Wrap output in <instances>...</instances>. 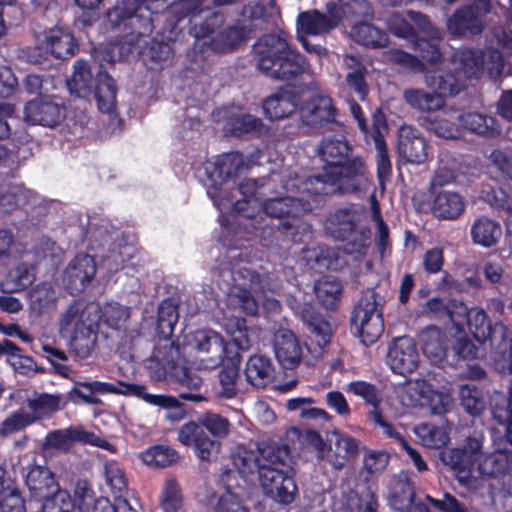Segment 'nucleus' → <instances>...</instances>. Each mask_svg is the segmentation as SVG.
Masks as SVG:
<instances>
[{"mask_svg": "<svg viewBox=\"0 0 512 512\" xmlns=\"http://www.w3.org/2000/svg\"><path fill=\"white\" fill-rule=\"evenodd\" d=\"M277 180L278 176L272 175L261 186L254 179L245 180L239 185L237 192L242 198L237 199L235 204V221L239 226L254 229L263 220L264 214L275 218H297L313 209L318 194L311 188L307 191L305 180L297 175L292 177L289 174L281 185L282 191H275L273 196L268 197L266 190Z\"/></svg>", "mask_w": 512, "mask_h": 512, "instance_id": "f257e3e1", "label": "nucleus"}, {"mask_svg": "<svg viewBox=\"0 0 512 512\" xmlns=\"http://www.w3.org/2000/svg\"><path fill=\"white\" fill-rule=\"evenodd\" d=\"M486 65L491 77L496 78L503 73L510 74L504 56L497 50H488L484 55L479 50L458 51L447 65L448 71H433L425 76L428 87L437 90L431 94L420 89H407L404 92L405 101L413 108L423 111H437L444 106L443 96L458 94L465 85V80L477 77Z\"/></svg>", "mask_w": 512, "mask_h": 512, "instance_id": "f03ea898", "label": "nucleus"}, {"mask_svg": "<svg viewBox=\"0 0 512 512\" xmlns=\"http://www.w3.org/2000/svg\"><path fill=\"white\" fill-rule=\"evenodd\" d=\"M289 450L275 444L239 446L232 461L244 484L249 477L258 475L263 493L280 504H290L297 494V485L289 465Z\"/></svg>", "mask_w": 512, "mask_h": 512, "instance_id": "7ed1b4c3", "label": "nucleus"}, {"mask_svg": "<svg viewBox=\"0 0 512 512\" xmlns=\"http://www.w3.org/2000/svg\"><path fill=\"white\" fill-rule=\"evenodd\" d=\"M484 437H468L462 448L444 451L441 461L455 474L458 482L468 489L477 490L486 479H503L512 475L509 449L497 446L493 453L482 456Z\"/></svg>", "mask_w": 512, "mask_h": 512, "instance_id": "20e7f679", "label": "nucleus"}, {"mask_svg": "<svg viewBox=\"0 0 512 512\" xmlns=\"http://www.w3.org/2000/svg\"><path fill=\"white\" fill-rule=\"evenodd\" d=\"M349 146L341 139H325L320 156L326 165L323 173L305 179L306 190L315 194L352 193L366 189L369 179L360 159H348Z\"/></svg>", "mask_w": 512, "mask_h": 512, "instance_id": "39448f33", "label": "nucleus"}, {"mask_svg": "<svg viewBox=\"0 0 512 512\" xmlns=\"http://www.w3.org/2000/svg\"><path fill=\"white\" fill-rule=\"evenodd\" d=\"M219 286L227 293L228 306L239 308L247 315H255L259 304L268 312L280 309L279 302L267 293H272L268 277L254 273L246 265L223 266L219 271Z\"/></svg>", "mask_w": 512, "mask_h": 512, "instance_id": "423d86ee", "label": "nucleus"}, {"mask_svg": "<svg viewBox=\"0 0 512 512\" xmlns=\"http://www.w3.org/2000/svg\"><path fill=\"white\" fill-rule=\"evenodd\" d=\"M258 68L268 77L290 80L308 71L302 55L291 49L280 35H266L254 45Z\"/></svg>", "mask_w": 512, "mask_h": 512, "instance_id": "0eeeda50", "label": "nucleus"}, {"mask_svg": "<svg viewBox=\"0 0 512 512\" xmlns=\"http://www.w3.org/2000/svg\"><path fill=\"white\" fill-rule=\"evenodd\" d=\"M99 322L100 306L97 303L77 301L61 314L59 331L70 340L71 349L79 357L86 358L94 349Z\"/></svg>", "mask_w": 512, "mask_h": 512, "instance_id": "6e6552de", "label": "nucleus"}, {"mask_svg": "<svg viewBox=\"0 0 512 512\" xmlns=\"http://www.w3.org/2000/svg\"><path fill=\"white\" fill-rule=\"evenodd\" d=\"M390 31L397 37L410 41L413 48L419 50L423 59L430 63L440 60L442 53L438 48L441 33L432 26L426 16L408 11L406 18L394 14L387 21Z\"/></svg>", "mask_w": 512, "mask_h": 512, "instance_id": "1a4fd4ad", "label": "nucleus"}, {"mask_svg": "<svg viewBox=\"0 0 512 512\" xmlns=\"http://www.w3.org/2000/svg\"><path fill=\"white\" fill-rule=\"evenodd\" d=\"M364 217L362 207H343L327 218L325 230L344 242L343 249L347 254L358 257L366 254L370 247V231L362 224Z\"/></svg>", "mask_w": 512, "mask_h": 512, "instance_id": "9d476101", "label": "nucleus"}, {"mask_svg": "<svg viewBox=\"0 0 512 512\" xmlns=\"http://www.w3.org/2000/svg\"><path fill=\"white\" fill-rule=\"evenodd\" d=\"M244 167L243 157L239 153H229L217 157L213 161H207L204 164L207 194L214 202L215 206L222 211L232 209L235 211V204L226 181L228 178L236 175Z\"/></svg>", "mask_w": 512, "mask_h": 512, "instance_id": "9b49d317", "label": "nucleus"}, {"mask_svg": "<svg viewBox=\"0 0 512 512\" xmlns=\"http://www.w3.org/2000/svg\"><path fill=\"white\" fill-rule=\"evenodd\" d=\"M469 329L478 342L490 339L492 345L491 359L497 370L508 368L512 371V339L506 337V328L497 323L494 328L487 320L483 309L474 307L466 320Z\"/></svg>", "mask_w": 512, "mask_h": 512, "instance_id": "f8f14e48", "label": "nucleus"}, {"mask_svg": "<svg viewBox=\"0 0 512 512\" xmlns=\"http://www.w3.org/2000/svg\"><path fill=\"white\" fill-rule=\"evenodd\" d=\"M184 354L193 357L198 369H214L231 358L229 346L221 333L201 329L185 336Z\"/></svg>", "mask_w": 512, "mask_h": 512, "instance_id": "ddd939ff", "label": "nucleus"}, {"mask_svg": "<svg viewBox=\"0 0 512 512\" xmlns=\"http://www.w3.org/2000/svg\"><path fill=\"white\" fill-rule=\"evenodd\" d=\"M381 300L374 290H367L352 310L351 331L365 346L376 343L384 331Z\"/></svg>", "mask_w": 512, "mask_h": 512, "instance_id": "4468645a", "label": "nucleus"}, {"mask_svg": "<svg viewBox=\"0 0 512 512\" xmlns=\"http://www.w3.org/2000/svg\"><path fill=\"white\" fill-rule=\"evenodd\" d=\"M328 440L329 445L319 434L312 433L310 435V444L316 457L326 460L336 469L343 468L348 459L358 454L359 442L349 435L335 430L330 433Z\"/></svg>", "mask_w": 512, "mask_h": 512, "instance_id": "2eb2a0df", "label": "nucleus"}, {"mask_svg": "<svg viewBox=\"0 0 512 512\" xmlns=\"http://www.w3.org/2000/svg\"><path fill=\"white\" fill-rule=\"evenodd\" d=\"M299 112L303 123L317 126L333 121L336 110L327 94L322 91H311L303 95V104L300 106Z\"/></svg>", "mask_w": 512, "mask_h": 512, "instance_id": "dca6fc26", "label": "nucleus"}, {"mask_svg": "<svg viewBox=\"0 0 512 512\" xmlns=\"http://www.w3.org/2000/svg\"><path fill=\"white\" fill-rule=\"evenodd\" d=\"M133 386L136 384L120 382L115 385L101 381H75L73 388L69 391V396L73 401L78 398L86 404L97 405L100 403L97 395L108 393L132 395L131 387Z\"/></svg>", "mask_w": 512, "mask_h": 512, "instance_id": "f3484780", "label": "nucleus"}, {"mask_svg": "<svg viewBox=\"0 0 512 512\" xmlns=\"http://www.w3.org/2000/svg\"><path fill=\"white\" fill-rule=\"evenodd\" d=\"M63 117L61 104L50 97L35 98L24 107V121L32 125L54 127Z\"/></svg>", "mask_w": 512, "mask_h": 512, "instance_id": "a211bd4d", "label": "nucleus"}, {"mask_svg": "<svg viewBox=\"0 0 512 512\" xmlns=\"http://www.w3.org/2000/svg\"><path fill=\"white\" fill-rule=\"evenodd\" d=\"M387 363L394 373L406 375L418 366L419 354L414 341L408 337L396 339L390 346Z\"/></svg>", "mask_w": 512, "mask_h": 512, "instance_id": "6ab92c4d", "label": "nucleus"}, {"mask_svg": "<svg viewBox=\"0 0 512 512\" xmlns=\"http://www.w3.org/2000/svg\"><path fill=\"white\" fill-rule=\"evenodd\" d=\"M490 11L489 0H476L474 6L458 10L448 19L447 28L453 35H461L466 31L479 33L482 30L481 16Z\"/></svg>", "mask_w": 512, "mask_h": 512, "instance_id": "aec40b11", "label": "nucleus"}, {"mask_svg": "<svg viewBox=\"0 0 512 512\" xmlns=\"http://www.w3.org/2000/svg\"><path fill=\"white\" fill-rule=\"evenodd\" d=\"M96 274V263L87 254L77 255L64 271L63 282L72 293L84 290Z\"/></svg>", "mask_w": 512, "mask_h": 512, "instance_id": "412c9836", "label": "nucleus"}, {"mask_svg": "<svg viewBox=\"0 0 512 512\" xmlns=\"http://www.w3.org/2000/svg\"><path fill=\"white\" fill-rule=\"evenodd\" d=\"M274 349L279 363L286 369L295 368L302 359V346L296 336L288 329L276 331Z\"/></svg>", "mask_w": 512, "mask_h": 512, "instance_id": "4be33fe9", "label": "nucleus"}, {"mask_svg": "<svg viewBox=\"0 0 512 512\" xmlns=\"http://www.w3.org/2000/svg\"><path fill=\"white\" fill-rule=\"evenodd\" d=\"M214 117L217 121H225L226 131L237 136H256L264 130L262 120L251 114H228L226 110H218Z\"/></svg>", "mask_w": 512, "mask_h": 512, "instance_id": "5701e85b", "label": "nucleus"}, {"mask_svg": "<svg viewBox=\"0 0 512 512\" xmlns=\"http://www.w3.org/2000/svg\"><path fill=\"white\" fill-rule=\"evenodd\" d=\"M25 483L31 495L40 500L50 498L57 489V483L52 472L41 465L28 466Z\"/></svg>", "mask_w": 512, "mask_h": 512, "instance_id": "b1692460", "label": "nucleus"}, {"mask_svg": "<svg viewBox=\"0 0 512 512\" xmlns=\"http://www.w3.org/2000/svg\"><path fill=\"white\" fill-rule=\"evenodd\" d=\"M398 151L409 163L419 164L427 157L426 142L409 126L400 129Z\"/></svg>", "mask_w": 512, "mask_h": 512, "instance_id": "393cba45", "label": "nucleus"}, {"mask_svg": "<svg viewBox=\"0 0 512 512\" xmlns=\"http://www.w3.org/2000/svg\"><path fill=\"white\" fill-rule=\"evenodd\" d=\"M426 128L436 136L444 139H453L459 135L461 119L453 108H445L434 116L425 120Z\"/></svg>", "mask_w": 512, "mask_h": 512, "instance_id": "a878e982", "label": "nucleus"}, {"mask_svg": "<svg viewBox=\"0 0 512 512\" xmlns=\"http://www.w3.org/2000/svg\"><path fill=\"white\" fill-rule=\"evenodd\" d=\"M325 16L318 11L304 12L298 16V33L319 35L328 32L340 22V16L328 11Z\"/></svg>", "mask_w": 512, "mask_h": 512, "instance_id": "bb28decb", "label": "nucleus"}, {"mask_svg": "<svg viewBox=\"0 0 512 512\" xmlns=\"http://www.w3.org/2000/svg\"><path fill=\"white\" fill-rule=\"evenodd\" d=\"M132 395L143 399L145 402L162 407L167 410L166 418L172 422H178L185 417V410L177 398L167 395L150 394L144 386L136 384L131 387Z\"/></svg>", "mask_w": 512, "mask_h": 512, "instance_id": "cd10ccee", "label": "nucleus"}, {"mask_svg": "<svg viewBox=\"0 0 512 512\" xmlns=\"http://www.w3.org/2000/svg\"><path fill=\"white\" fill-rule=\"evenodd\" d=\"M236 473H230L226 480V490L222 493L214 505V512H249V509L243 504L245 485L237 484L234 487L232 480L236 478Z\"/></svg>", "mask_w": 512, "mask_h": 512, "instance_id": "c85d7f7f", "label": "nucleus"}, {"mask_svg": "<svg viewBox=\"0 0 512 512\" xmlns=\"http://www.w3.org/2000/svg\"><path fill=\"white\" fill-rule=\"evenodd\" d=\"M244 373L248 383L254 387L262 388L272 382L274 367L268 357L256 354L248 359Z\"/></svg>", "mask_w": 512, "mask_h": 512, "instance_id": "c756f323", "label": "nucleus"}, {"mask_svg": "<svg viewBox=\"0 0 512 512\" xmlns=\"http://www.w3.org/2000/svg\"><path fill=\"white\" fill-rule=\"evenodd\" d=\"M42 44L54 57L62 59L74 55L76 49L73 36L58 27L45 32Z\"/></svg>", "mask_w": 512, "mask_h": 512, "instance_id": "7c9ffc66", "label": "nucleus"}, {"mask_svg": "<svg viewBox=\"0 0 512 512\" xmlns=\"http://www.w3.org/2000/svg\"><path fill=\"white\" fill-rule=\"evenodd\" d=\"M222 325L239 350L246 351L255 342V331L247 327L244 318L225 313Z\"/></svg>", "mask_w": 512, "mask_h": 512, "instance_id": "2f4dec72", "label": "nucleus"}, {"mask_svg": "<svg viewBox=\"0 0 512 512\" xmlns=\"http://www.w3.org/2000/svg\"><path fill=\"white\" fill-rule=\"evenodd\" d=\"M430 384L423 379L409 380L396 388L397 397L404 408L425 406L426 393Z\"/></svg>", "mask_w": 512, "mask_h": 512, "instance_id": "473e14b6", "label": "nucleus"}, {"mask_svg": "<svg viewBox=\"0 0 512 512\" xmlns=\"http://www.w3.org/2000/svg\"><path fill=\"white\" fill-rule=\"evenodd\" d=\"M471 236L475 244L489 248L495 246L502 237V228L496 220L479 217L471 226Z\"/></svg>", "mask_w": 512, "mask_h": 512, "instance_id": "72a5a7b5", "label": "nucleus"}, {"mask_svg": "<svg viewBox=\"0 0 512 512\" xmlns=\"http://www.w3.org/2000/svg\"><path fill=\"white\" fill-rule=\"evenodd\" d=\"M0 512H26L15 481L0 466Z\"/></svg>", "mask_w": 512, "mask_h": 512, "instance_id": "f704fd0d", "label": "nucleus"}, {"mask_svg": "<svg viewBox=\"0 0 512 512\" xmlns=\"http://www.w3.org/2000/svg\"><path fill=\"white\" fill-rule=\"evenodd\" d=\"M420 343L424 355L432 363L438 364L446 356L447 347L444 334L436 327H428L420 334Z\"/></svg>", "mask_w": 512, "mask_h": 512, "instance_id": "c9c22d12", "label": "nucleus"}, {"mask_svg": "<svg viewBox=\"0 0 512 512\" xmlns=\"http://www.w3.org/2000/svg\"><path fill=\"white\" fill-rule=\"evenodd\" d=\"M464 210V201L459 194L451 191L438 193L432 204V212L438 218L456 219Z\"/></svg>", "mask_w": 512, "mask_h": 512, "instance_id": "e433bc0d", "label": "nucleus"}, {"mask_svg": "<svg viewBox=\"0 0 512 512\" xmlns=\"http://www.w3.org/2000/svg\"><path fill=\"white\" fill-rule=\"evenodd\" d=\"M297 107L292 95L285 91L268 97L263 103V110L270 120H280L294 113Z\"/></svg>", "mask_w": 512, "mask_h": 512, "instance_id": "4c0bfd02", "label": "nucleus"}, {"mask_svg": "<svg viewBox=\"0 0 512 512\" xmlns=\"http://www.w3.org/2000/svg\"><path fill=\"white\" fill-rule=\"evenodd\" d=\"M116 92L114 80L107 73H99L95 97L101 112L111 114L115 111L117 104Z\"/></svg>", "mask_w": 512, "mask_h": 512, "instance_id": "58836bf2", "label": "nucleus"}, {"mask_svg": "<svg viewBox=\"0 0 512 512\" xmlns=\"http://www.w3.org/2000/svg\"><path fill=\"white\" fill-rule=\"evenodd\" d=\"M84 428L81 426L55 430L47 434L45 447L59 451H69L74 443H83Z\"/></svg>", "mask_w": 512, "mask_h": 512, "instance_id": "ea45409f", "label": "nucleus"}, {"mask_svg": "<svg viewBox=\"0 0 512 512\" xmlns=\"http://www.w3.org/2000/svg\"><path fill=\"white\" fill-rule=\"evenodd\" d=\"M239 376L238 361L233 357L228 359L219 373V382L215 386V394L224 399H231L237 394V379Z\"/></svg>", "mask_w": 512, "mask_h": 512, "instance_id": "a19ab883", "label": "nucleus"}, {"mask_svg": "<svg viewBox=\"0 0 512 512\" xmlns=\"http://www.w3.org/2000/svg\"><path fill=\"white\" fill-rule=\"evenodd\" d=\"M414 433L421 444L428 448H442L449 442V431L444 426L423 423L414 428Z\"/></svg>", "mask_w": 512, "mask_h": 512, "instance_id": "79ce46f5", "label": "nucleus"}, {"mask_svg": "<svg viewBox=\"0 0 512 512\" xmlns=\"http://www.w3.org/2000/svg\"><path fill=\"white\" fill-rule=\"evenodd\" d=\"M32 192L20 184L3 185L0 191V213H8L27 203Z\"/></svg>", "mask_w": 512, "mask_h": 512, "instance_id": "37998d69", "label": "nucleus"}, {"mask_svg": "<svg viewBox=\"0 0 512 512\" xmlns=\"http://www.w3.org/2000/svg\"><path fill=\"white\" fill-rule=\"evenodd\" d=\"M57 293L49 283L34 287L29 293L31 310L38 315L49 312L55 307Z\"/></svg>", "mask_w": 512, "mask_h": 512, "instance_id": "c03bdc74", "label": "nucleus"}, {"mask_svg": "<svg viewBox=\"0 0 512 512\" xmlns=\"http://www.w3.org/2000/svg\"><path fill=\"white\" fill-rule=\"evenodd\" d=\"M386 130V124L381 115L375 116V129L372 133V138L377 150V172L380 180L386 178L391 171V163L388 158L383 131Z\"/></svg>", "mask_w": 512, "mask_h": 512, "instance_id": "a18cd8bd", "label": "nucleus"}, {"mask_svg": "<svg viewBox=\"0 0 512 512\" xmlns=\"http://www.w3.org/2000/svg\"><path fill=\"white\" fill-rule=\"evenodd\" d=\"M344 512H377V500L375 494L367 489L362 494L349 491L343 496Z\"/></svg>", "mask_w": 512, "mask_h": 512, "instance_id": "49530a36", "label": "nucleus"}, {"mask_svg": "<svg viewBox=\"0 0 512 512\" xmlns=\"http://www.w3.org/2000/svg\"><path fill=\"white\" fill-rule=\"evenodd\" d=\"M143 463L153 468H164L176 463L179 454L173 448L158 445L148 448L141 454Z\"/></svg>", "mask_w": 512, "mask_h": 512, "instance_id": "de8ad7c7", "label": "nucleus"}, {"mask_svg": "<svg viewBox=\"0 0 512 512\" xmlns=\"http://www.w3.org/2000/svg\"><path fill=\"white\" fill-rule=\"evenodd\" d=\"M91 83L92 73L87 63L82 60L76 61L73 74L67 81L69 91L79 97H85L90 92Z\"/></svg>", "mask_w": 512, "mask_h": 512, "instance_id": "09e8293b", "label": "nucleus"}, {"mask_svg": "<svg viewBox=\"0 0 512 512\" xmlns=\"http://www.w3.org/2000/svg\"><path fill=\"white\" fill-rule=\"evenodd\" d=\"M350 35L356 42L373 48L384 47L388 41L386 34L368 23L354 25Z\"/></svg>", "mask_w": 512, "mask_h": 512, "instance_id": "8fccbe9b", "label": "nucleus"}, {"mask_svg": "<svg viewBox=\"0 0 512 512\" xmlns=\"http://www.w3.org/2000/svg\"><path fill=\"white\" fill-rule=\"evenodd\" d=\"M345 390L363 399L367 405L372 407L370 411H380L383 398L381 391L374 384L362 380L352 381L346 385Z\"/></svg>", "mask_w": 512, "mask_h": 512, "instance_id": "3c124183", "label": "nucleus"}, {"mask_svg": "<svg viewBox=\"0 0 512 512\" xmlns=\"http://www.w3.org/2000/svg\"><path fill=\"white\" fill-rule=\"evenodd\" d=\"M179 319L178 306L170 299L161 302L158 308L157 329L159 334L168 339L174 332Z\"/></svg>", "mask_w": 512, "mask_h": 512, "instance_id": "603ef678", "label": "nucleus"}, {"mask_svg": "<svg viewBox=\"0 0 512 512\" xmlns=\"http://www.w3.org/2000/svg\"><path fill=\"white\" fill-rule=\"evenodd\" d=\"M33 280V267L27 264H19L8 273L2 282V287L9 292H17L25 289Z\"/></svg>", "mask_w": 512, "mask_h": 512, "instance_id": "864d4df0", "label": "nucleus"}, {"mask_svg": "<svg viewBox=\"0 0 512 512\" xmlns=\"http://www.w3.org/2000/svg\"><path fill=\"white\" fill-rule=\"evenodd\" d=\"M414 500V488L406 480L396 481L388 495L389 505L398 511H406Z\"/></svg>", "mask_w": 512, "mask_h": 512, "instance_id": "5fc2aeb1", "label": "nucleus"}, {"mask_svg": "<svg viewBox=\"0 0 512 512\" xmlns=\"http://www.w3.org/2000/svg\"><path fill=\"white\" fill-rule=\"evenodd\" d=\"M461 126L471 132L480 135H494L500 132L495 125V120L478 113L460 115Z\"/></svg>", "mask_w": 512, "mask_h": 512, "instance_id": "6e6d98bb", "label": "nucleus"}, {"mask_svg": "<svg viewBox=\"0 0 512 512\" xmlns=\"http://www.w3.org/2000/svg\"><path fill=\"white\" fill-rule=\"evenodd\" d=\"M27 408L36 421L44 415L58 411L61 408V399L58 395L40 394L27 401Z\"/></svg>", "mask_w": 512, "mask_h": 512, "instance_id": "4d7b16f0", "label": "nucleus"}, {"mask_svg": "<svg viewBox=\"0 0 512 512\" xmlns=\"http://www.w3.org/2000/svg\"><path fill=\"white\" fill-rule=\"evenodd\" d=\"M314 291L319 301L327 308L332 307L341 292V284L334 277H323L314 285Z\"/></svg>", "mask_w": 512, "mask_h": 512, "instance_id": "13d9d810", "label": "nucleus"}, {"mask_svg": "<svg viewBox=\"0 0 512 512\" xmlns=\"http://www.w3.org/2000/svg\"><path fill=\"white\" fill-rule=\"evenodd\" d=\"M459 397L462 407L472 416L480 415L485 408L483 394L474 385H462Z\"/></svg>", "mask_w": 512, "mask_h": 512, "instance_id": "bf43d9fd", "label": "nucleus"}, {"mask_svg": "<svg viewBox=\"0 0 512 512\" xmlns=\"http://www.w3.org/2000/svg\"><path fill=\"white\" fill-rule=\"evenodd\" d=\"M129 318L127 307L111 302L100 307V320L113 329H120Z\"/></svg>", "mask_w": 512, "mask_h": 512, "instance_id": "052dcab7", "label": "nucleus"}, {"mask_svg": "<svg viewBox=\"0 0 512 512\" xmlns=\"http://www.w3.org/2000/svg\"><path fill=\"white\" fill-rule=\"evenodd\" d=\"M161 507L165 512H176L182 505V495L178 482L167 478L161 493Z\"/></svg>", "mask_w": 512, "mask_h": 512, "instance_id": "680f3d73", "label": "nucleus"}, {"mask_svg": "<svg viewBox=\"0 0 512 512\" xmlns=\"http://www.w3.org/2000/svg\"><path fill=\"white\" fill-rule=\"evenodd\" d=\"M344 60L347 66L354 69L352 72L348 73L346 77L347 84L359 95V98L363 100L367 93V87L364 81V68L355 56L347 55Z\"/></svg>", "mask_w": 512, "mask_h": 512, "instance_id": "e2e57ef3", "label": "nucleus"}, {"mask_svg": "<svg viewBox=\"0 0 512 512\" xmlns=\"http://www.w3.org/2000/svg\"><path fill=\"white\" fill-rule=\"evenodd\" d=\"M369 6L365 0H338L337 4L329 6L328 11L340 16V22L350 16H364Z\"/></svg>", "mask_w": 512, "mask_h": 512, "instance_id": "0e129e2a", "label": "nucleus"}, {"mask_svg": "<svg viewBox=\"0 0 512 512\" xmlns=\"http://www.w3.org/2000/svg\"><path fill=\"white\" fill-rule=\"evenodd\" d=\"M452 404V395L448 389L436 391L430 386V392L426 393L425 406L429 407L434 414L447 412Z\"/></svg>", "mask_w": 512, "mask_h": 512, "instance_id": "69168bd1", "label": "nucleus"}, {"mask_svg": "<svg viewBox=\"0 0 512 512\" xmlns=\"http://www.w3.org/2000/svg\"><path fill=\"white\" fill-rule=\"evenodd\" d=\"M144 0H122L113 9L109 10L107 17L109 22L114 25H120V23L126 18H132L136 12L140 9V4Z\"/></svg>", "mask_w": 512, "mask_h": 512, "instance_id": "338daca9", "label": "nucleus"}, {"mask_svg": "<svg viewBox=\"0 0 512 512\" xmlns=\"http://www.w3.org/2000/svg\"><path fill=\"white\" fill-rule=\"evenodd\" d=\"M97 499L95 493L87 481H78L74 489V505L80 512H88Z\"/></svg>", "mask_w": 512, "mask_h": 512, "instance_id": "774afa93", "label": "nucleus"}]
</instances>
